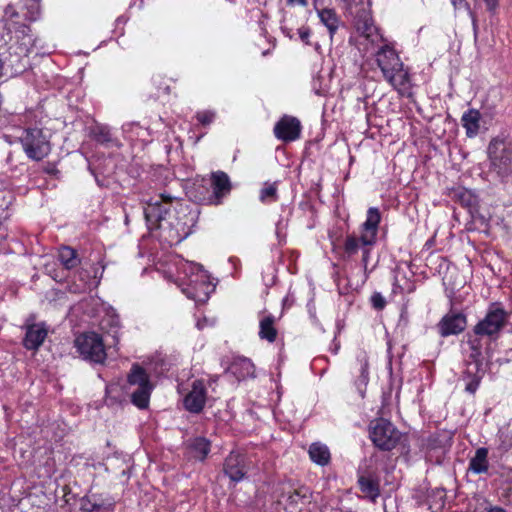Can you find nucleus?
Listing matches in <instances>:
<instances>
[{
	"mask_svg": "<svg viewBox=\"0 0 512 512\" xmlns=\"http://www.w3.org/2000/svg\"><path fill=\"white\" fill-rule=\"evenodd\" d=\"M211 184L213 192L217 198H220L230 192L231 185L226 173L218 171L212 174Z\"/></svg>",
	"mask_w": 512,
	"mask_h": 512,
	"instance_id": "5701e85b",
	"label": "nucleus"
},
{
	"mask_svg": "<svg viewBox=\"0 0 512 512\" xmlns=\"http://www.w3.org/2000/svg\"><path fill=\"white\" fill-rule=\"evenodd\" d=\"M127 381L131 402L139 409L147 408L153 390L149 375L139 364H133Z\"/></svg>",
	"mask_w": 512,
	"mask_h": 512,
	"instance_id": "39448f33",
	"label": "nucleus"
},
{
	"mask_svg": "<svg viewBox=\"0 0 512 512\" xmlns=\"http://www.w3.org/2000/svg\"><path fill=\"white\" fill-rule=\"evenodd\" d=\"M488 156L490 167L498 176L505 177L511 173L512 151L506 140L494 138L488 146Z\"/></svg>",
	"mask_w": 512,
	"mask_h": 512,
	"instance_id": "0eeeda50",
	"label": "nucleus"
},
{
	"mask_svg": "<svg viewBox=\"0 0 512 512\" xmlns=\"http://www.w3.org/2000/svg\"><path fill=\"white\" fill-rule=\"evenodd\" d=\"M149 230L159 229V237L169 245L182 242L192 232L195 217L179 198L160 194L150 200L144 208Z\"/></svg>",
	"mask_w": 512,
	"mask_h": 512,
	"instance_id": "f257e3e1",
	"label": "nucleus"
},
{
	"mask_svg": "<svg viewBox=\"0 0 512 512\" xmlns=\"http://www.w3.org/2000/svg\"><path fill=\"white\" fill-rule=\"evenodd\" d=\"M370 438L379 449L390 451L400 441L401 433L390 421L379 418L370 423Z\"/></svg>",
	"mask_w": 512,
	"mask_h": 512,
	"instance_id": "9d476101",
	"label": "nucleus"
},
{
	"mask_svg": "<svg viewBox=\"0 0 512 512\" xmlns=\"http://www.w3.org/2000/svg\"><path fill=\"white\" fill-rule=\"evenodd\" d=\"M91 499H92L93 505L95 506L96 512H100V511L110 512L112 510L111 503L105 504L103 502H99L96 499H94V496Z\"/></svg>",
	"mask_w": 512,
	"mask_h": 512,
	"instance_id": "58836bf2",
	"label": "nucleus"
},
{
	"mask_svg": "<svg viewBox=\"0 0 512 512\" xmlns=\"http://www.w3.org/2000/svg\"><path fill=\"white\" fill-rule=\"evenodd\" d=\"M38 2L39 0H30L31 11L29 12L28 15H26L30 21L36 20L40 14V7Z\"/></svg>",
	"mask_w": 512,
	"mask_h": 512,
	"instance_id": "4c0bfd02",
	"label": "nucleus"
},
{
	"mask_svg": "<svg viewBox=\"0 0 512 512\" xmlns=\"http://www.w3.org/2000/svg\"><path fill=\"white\" fill-rule=\"evenodd\" d=\"M503 324L504 322H477L474 332L480 336L494 338L503 327Z\"/></svg>",
	"mask_w": 512,
	"mask_h": 512,
	"instance_id": "cd10ccee",
	"label": "nucleus"
},
{
	"mask_svg": "<svg viewBox=\"0 0 512 512\" xmlns=\"http://www.w3.org/2000/svg\"><path fill=\"white\" fill-rule=\"evenodd\" d=\"M189 449L194 458L202 461L210 452V442L204 437H197L190 442Z\"/></svg>",
	"mask_w": 512,
	"mask_h": 512,
	"instance_id": "a878e982",
	"label": "nucleus"
},
{
	"mask_svg": "<svg viewBox=\"0 0 512 512\" xmlns=\"http://www.w3.org/2000/svg\"><path fill=\"white\" fill-rule=\"evenodd\" d=\"M105 266L102 262L83 263L81 269L74 275V283L69 287L73 293L84 292L96 288L103 276Z\"/></svg>",
	"mask_w": 512,
	"mask_h": 512,
	"instance_id": "9b49d317",
	"label": "nucleus"
},
{
	"mask_svg": "<svg viewBox=\"0 0 512 512\" xmlns=\"http://www.w3.org/2000/svg\"><path fill=\"white\" fill-rule=\"evenodd\" d=\"M485 2L489 10L495 9L498 4V0H485Z\"/></svg>",
	"mask_w": 512,
	"mask_h": 512,
	"instance_id": "de8ad7c7",
	"label": "nucleus"
},
{
	"mask_svg": "<svg viewBox=\"0 0 512 512\" xmlns=\"http://www.w3.org/2000/svg\"><path fill=\"white\" fill-rule=\"evenodd\" d=\"M482 512H507L504 508L499 506L486 507Z\"/></svg>",
	"mask_w": 512,
	"mask_h": 512,
	"instance_id": "a18cd8bd",
	"label": "nucleus"
},
{
	"mask_svg": "<svg viewBox=\"0 0 512 512\" xmlns=\"http://www.w3.org/2000/svg\"><path fill=\"white\" fill-rule=\"evenodd\" d=\"M81 510L83 512H96L91 498H84L81 503Z\"/></svg>",
	"mask_w": 512,
	"mask_h": 512,
	"instance_id": "a19ab883",
	"label": "nucleus"
},
{
	"mask_svg": "<svg viewBox=\"0 0 512 512\" xmlns=\"http://www.w3.org/2000/svg\"><path fill=\"white\" fill-rule=\"evenodd\" d=\"M358 484L364 496L372 502H375L380 495L379 482L370 477L360 476Z\"/></svg>",
	"mask_w": 512,
	"mask_h": 512,
	"instance_id": "4be33fe9",
	"label": "nucleus"
},
{
	"mask_svg": "<svg viewBox=\"0 0 512 512\" xmlns=\"http://www.w3.org/2000/svg\"><path fill=\"white\" fill-rule=\"evenodd\" d=\"M309 489L301 487L295 489L293 492H289L286 499V510L288 512H298L302 507L310 502Z\"/></svg>",
	"mask_w": 512,
	"mask_h": 512,
	"instance_id": "6ab92c4d",
	"label": "nucleus"
},
{
	"mask_svg": "<svg viewBox=\"0 0 512 512\" xmlns=\"http://www.w3.org/2000/svg\"><path fill=\"white\" fill-rule=\"evenodd\" d=\"M17 39L19 44V52L22 54H29L35 45V39L31 34V30L28 26L22 25L19 30L16 31Z\"/></svg>",
	"mask_w": 512,
	"mask_h": 512,
	"instance_id": "b1692460",
	"label": "nucleus"
},
{
	"mask_svg": "<svg viewBox=\"0 0 512 512\" xmlns=\"http://www.w3.org/2000/svg\"><path fill=\"white\" fill-rule=\"evenodd\" d=\"M288 5H299L302 7L307 6V0H287Z\"/></svg>",
	"mask_w": 512,
	"mask_h": 512,
	"instance_id": "49530a36",
	"label": "nucleus"
},
{
	"mask_svg": "<svg viewBox=\"0 0 512 512\" xmlns=\"http://www.w3.org/2000/svg\"><path fill=\"white\" fill-rule=\"evenodd\" d=\"M480 113L475 109L466 111L461 118L462 126L466 130L468 137H475L480 128Z\"/></svg>",
	"mask_w": 512,
	"mask_h": 512,
	"instance_id": "aec40b11",
	"label": "nucleus"
},
{
	"mask_svg": "<svg viewBox=\"0 0 512 512\" xmlns=\"http://www.w3.org/2000/svg\"><path fill=\"white\" fill-rule=\"evenodd\" d=\"M206 402V388L202 380H196L192 384L191 391L184 398V407L192 413L202 411Z\"/></svg>",
	"mask_w": 512,
	"mask_h": 512,
	"instance_id": "2eb2a0df",
	"label": "nucleus"
},
{
	"mask_svg": "<svg viewBox=\"0 0 512 512\" xmlns=\"http://www.w3.org/2000/svg\"><path fill=\"white\" fill-rule=\"evenodd\" d=\"M25 328L23 346L28 350H37L47 337V330L35 322L28 324Z\"/></svg>",
	"mask_w": 512,
	"mask_h": 512,
	"instance_id": "f3484780",
	"label": "nucleus"
},
{
	"mask_svg": "<svg viewBox=\"0 0 512 512\" xmlns=\"http://www.w3.org/2000/svg\"><path fill=\"white\" fill-rule=\"evenodd\" d=\"M315 11L322 25H324L330 35L331 40L340 27L341 20L336 11L332 8L323 7L315 0Z\"/></svg>",
	"mask_w": 512,
	"mask_h": 512,
	"instance_id": "dca6fc26",
	"label": "nucleus"
},
{
	"mask_svg": "<svg viewBox=\"0 0 512 512\" xmlns=\"http://www.w3.org/2000/svg\"><path fill=\"white\" fill-rule=\"evenodd\" d=\"M511 315L507 312L501 303L490 304L486 316L483 320H505L510 318Z\"/></svg>",
	"mask_w": 512,
	"mask_h": 512,
	"instance_id": "c756f323",
	"label": "nucleus"
},
{
	"mask_svg": "<svg viewBox=\"0 0 512 512\" xmlns=\"http://www.w3.org/2000/svg\"><path fill=\"white\" fill-rule=\"evenodd\" d=\"M287 302H288V298H286V299L284 300V306L287 304Z\"/></svg>",
	"mask_w": 512,
	"mask_h": 512,
	"instance_id": "13d9d810",
	"label": "nucleus"
},
{
	"mask_svg": "<svg viewBox=\"0 0 512 512\" xmlns=\"http://www.w3.org/2000/svg\"><path fill=\"white\" fill-rule=\"evenodd\" d=\"M467 196L468 197V200L466 201V204H471V194L468 192V191H465L463 193H461V197H465Z\"/></svg>",
	"mask_w": 512,
	"mask_h": 512,
	"instance_id": "3c124183",
	"label": "nucleus"
},
{
	"mask_svg": "<svg viewBox=\"0 0 512 512\" xmlns=\"http://www.w3.org/2000/svg\"><path fill=\"white\" fill-rule=\"evenodd\" d=\"M380 221L381 215L378 208L370 207L367 211L366 220L360 226L359 234H348L344 240L343 249L348 257L354 256L358 252H361V262L365 274V279L368 277V263L370 259V253L377 241Z\"/></svg>",
	"mask_w": 512,
	"mask_h": 512,
	"instance_id": "7ed1b4c3",
	"label": "nucleus"
},
{
	"mask_svg": "<svg viewBox=\"0 0 512 512\" xmlns=\"http://www.w3.org/2000/svg\"><path fill=\"white\" fill-rule=\"evenodd\" d=\"M357 29L368 39L371 41H375L378 37V31L376 26L368 19H366L363 23L357 24Z\"/></svg>",
	"mask_w": 512,
	"mask_h": 512,
	"instance_id": "473e14b6",
	"label": "nucleus"
},
{
	"mask_svg": "<svg viewBox=\"0 0 512 512\" xmlns=\"http://www.w3.org/2000/svg\"><path fill=\"white\" fill-rule=\"evenodd\" d=\"M264 320L270 321V320H274V318L266 317Z\"/></svg>",
	"mask_w": 512,
	"mask_h": 512,
	"instance_id": "4d7b16f0",
	"label": "nucleus"
},
{
	"mask_svg": "<svg viewBox=\"0 0 512 512\" xmlns=\"http://www.w3.org/2000/svg\"><path fill=\"white\" fill-rule=\"evenodd\" d=\"M222 365L226 366L225 372L231 373L237 380L253 377L255 374L254 364L246 357L234 356L232 360L225 357L222 359Z\"/></svg>",
	"mask_w": 512,
	"mask_h": 512,
	"instance_id": "4468645a",
	"label": "nucleus"
},
{
	"mask_svg": "<svg viewBox=\"0 0 512 512\" xmlns=\"http://www.w3.org/2000/svg\"><path fill=\"white\" fill-rule=\"evenodd\" d=\"M466 370L464 372V380L466 381L465 390L474 394L479 387L482 374V360L481 351L475 346H472L471 353L466 361Z\"/></svg>",
	"mask_w": 512,
	"mask_h": 512,
	"instance_id": "f8f14e48",
	"label": "nucleus"
},
{
	"mask_svg": "<svg viewBox=\"0 0 512 512\" xmlns=\"http://www.w3.org/2000/svg\"><path fill=\"white\" fill-rule=\"evenodd\" d=\"M455 8H461L465 4V0H451Z\"/></svg>",
	"mask_w": 512,
	"mask_h": 512,
	"instance_id": "09e8293b",
	"label": "nucleus"
},
{
	"mask_svg": "<svg viewBox=\"0 0 512 512\" xmlns=\"http://www.w3.org/2000/svg\"><path fill=\"white\" fill-rule=\"evenodd\" d=\"M2 72H3V62L0 59V77L2 76Z\"/></svg>",
	"mask_w": 512,
	"mask_h": 512,
	"instance_id": "603ef678",
	"label": "nucleus"
},
{
	"mask_svg": "<svg viewBox=\"0 0 512 512\" xmlns=\"http://www.w3.org/2000/svg\"><path fill=\"white\" fill-rule=\"evenodd\" d=\"M113 323H114V324H113V325H111V326H112L113 328H116V329H117V328L119 327V326H118V322H113Z\"/></svg>",
	"mask_w": 512,
	"mask_h": 512,
	"instance_id": "864d4df0",
	"label": "nucleus"
},
{
	"mask_svg": "<svg viewBox=\"0 0 512 512\" xmlns=\"http://www.w3.org/2000/svg\"><path fill=\"white\" fill-rule=\"evenodd\" d=\"M165 271L181 292L196 303H205L215 290L209 274L199 264L175 257Z\"/></svg>",
	"mask_w": 512,
	"mask_h": 512,
	"instance_id": "f03ea898",
	"label": "nucleus"
},
{
	"mask_svg": "<svg viewBox=\"0 0 512 512\" xmlns=\"http://www.w3.org/2000/svg\"><path fill=\"white\" fill-rule=\"evenodd\" d=\"M215 116H216V113L214 111L203 110V111L197 112L196 119L202 125H209L214 121Z\"/></svg>",
	"mask_w": 512,
	"mask_h": 512,
	"instance_id": "72a5a7b5",
	"label": "nucleus"
},
{
	"mask_svg": "<svg viewBox=\"0 0 512 512\" xmlns=\"http://www.w3.org/2000/svg\"><path fill=\"white\" fill-rule=\"evenodd\" d=\"M298 35L302 42H304L307 45L310 43L309 39H310L311 31L308 27L299 28Z\"/></svg>",
	"mask_w": 512,
	"mask_h": 512,
	"instance_id": "ea45409f",
	"label": "nucleus"
},
{
	"mask_svg": "<svg viewBox=\"0 0 512 512\" xmlns=\"http://www.w3.org/2000/svg\"><path fill=\"white\" fill-rule=\"evenodd\" d=\"M95 138L101 144H107L113 141L110 132L103 127L99 128L98 132L95 133Z\"/></svg>",
	"mask_w": 512,
	"mask_h": 512,
	"instance_id": "f704fd0d",
	"label": "nucleus"
},
{
	"mask_svg": "<svg viewBox=\"0 0 512 512\" xmlns=\"http://www.w3.org/2000/svg\"><path fill=\"white\" fill-rule=\"evenodd\" d=\"M260 200L264 203H270L277 200V184L266 183L260 191Z\"/></svg>",
	"mask_w": 512,
	"mask_h": 512,
	"instance_id": "2f4dec72",
	"label": "nucleus"
},
{
	"mask_svg": "<svg viewBox=\"0 0 512 512\" xmlns=\"http://www.w3.org/2000/svg\"><path fill=\"white\" fill-rule=\"evenodd\" d=\"M466 322H439L436 326L437 332L447 337L450 335H456L465 330Z\"/></svg>",
	"mask_w": 512,
	"mask_h": 512,
	"instance_id": "c85d7f7f",
	"label": "nucleus"
},
{
	"mask_svg": "<svg viewBox=\"0 0 512 512\" xmlns=\"http://www.w3.org/2000/svg\"><path fill=\"white\" fill-rule=\"evenodd\" d=\"M370 301L373 308H375L376 310L383 309L386 304L385 298L382 296L381 293L378 292L372 294Z\"/></svg>",
	"mask_w": 512,
	"mask_h": 512,
	"instance_id": "c9c22d12",
	"label": "nucleus"
},
{
	"mask_svg": "<svg viewBox=\"0 0 512 512\" xmlns=\"http://www.w3.org/2000/svg\"><path fill=\"white\" fill-rule=\"evenodd\" d=\"M401 289L404 292L410 293V292L414 291V286H413V284H408L407 287H401Z\"/></svg>",
	"mask_w": 512,
	"mask_h": 512,
	"instance_id": "8fccbe9b",
	"label": "nucleus"
},
{
	"mask_svg": "<svg viewBox=\"0 0 512 512\" xmlns=\"http://www.w3.org/2000/svg\"><path fill=\"white\" fill-rule=\"evenodd\" d=\"M362 364H361V374L364 378V380L367 379V369H368V360L365 354H363L362 357Z\"/></svg>",
	"mask_w": 512,
	"mask_h": 512,
	"instance_id": "79ce46f5",
	"label": "nucleus"
},
{
	"mask_svg": "<svg viewBox=\"0 0 512 512\" xmlns=\"http://www.w3.org/2000/svg\"><path fill=\"white\" fill-rule=\"evenodd\" d=\"M488 449L481 447L475 452L474 457L469 462V470L475 474L486 473L489 468Z\"/></svg>",
	"mask_w": 512,
	"mask_h": 512,
	"instance_id": "412c9836",
	"label": "nucleus"
},
{
	"mask_svg": "<svg viewBox=\"0 0 512 512\" xmlns=\"http://www.w3.org/2000/svg\"><path fill=\"white\" fill-rule=\"evenodd\" d=\"M58 258L61 264L68 270L73 269L81 264L77 252L67 246L61 247L59 249Z\"/></svg>",
	"mask_w": 512,
	"mask_h": 512,
	"instance_id": "bb28decb",
	"label": "nucleus"
},
{
	"mask_svg": "<svg viewBox=\"0 0 512 512\" xmlns=\"http://www.w3.org/2000/svg\"><path fill=\"white\" fill-rule=\"evenodd\" d=\"M467 317L468 315L465 314L464 312L457 311L454 308H452L448 314L442 317L441 320H466Z\"/></svg>",
	"mask_w": 512,
	"mask_h": 512,
	"instance_id": "e433bc0d",
	"label": "nucleus"
},
{
	"mask_svg": "<svg viewBox=\"0 0 512 512\" xmlns=\"http://www.w3.org/2000/svg\"><path fill=\"white\" fill-rule=\"evenodd\" d=\"M308 452L310 459L320 466H325L330 461V451L324 444L313 443L311 444Z\"/></svg>",
	"mask_w": 512,
	"mask_h": 512,
	"instance_id": "393cba45",
	"label": "nucleus"
},
{
	"mask_svg": "<svg viewBox=\"0 0 512 512\" xmlns=\"http://www.w3.org/2000/svg\"><path fill=\"white\" fill-rule=\"evenodd\" d=\"M427 446L431 449H435L440 447V443H438V439L435 435H432L427 440Z\"/></svg>",
	"mask_w": 512,
	"mask_h": 512,
	"instance_id": "37998d69",
	"label": "nucleus"
},
{
	"mask_svg": "<svg viewBox=\"0 0 512 512\" xmlns=\"http://www.w3.org/2000/svg\"><path fill=\"white\" fill-rule=\"evenodd\" d=\"M71 318H99L113 320L118 317L116 310L99 298H87L72 306L69 311Z\"/></svg>",
	"mask_w": 512,
	"mask_h": 512,
	"instance_id": "423d86ee",
	"label": "nucleus"
},
{
	"mask_svg": "<svg viewBox=\"0 0 512 512\" xmlns=\"http://www.w3.org/2000/svg\"><path fill=\"white\" fill-rule=\"evenodd\" d=\"M376 62L384 79L401 95H409L412 88L411 75L397 52L389 45L376 53Z\"/></svg>",
	"mask_w": 512,
	"mask_h": 512,
	"instance_id": "20e7f679",
	"label": "nucleus"
},
{
	"mask_svg": "<svg viewBox=\"0 0 512 512\" xmlns=\"http://www.w3.org/2000/svg\"><path fill=\"white\" fill-rule=\"evenodd\" d=\"M18 13L15 12L14 8L12 6H8L6 9H5V17L9 20H12V18L14 16H17Z\"/></svg>",
	"mask_w": 512,
	"mask_h": 512,
	"instance_id": "c03bdc74",
	"label": "nucleus"
},
{
	"mask_svg": "<svg viewBox=\"0 0 512 512\" xmlns=\"http://www.w3.org/2000/svg\"><path fill=\"white\" fill-rule=\"evenodd\" d=\"M75 347L83 359L94 363H103L106 359L104 339L95 332L82 333L74 341Z\"/></svg>",
	"mask_w": 512,
	"mask_h": 512,
	"instance_id": "1a4fd4ad",
	"label": "nucleus"
},
{
	"mask_svg": "<svg viewBox=\"0 0 512 512\" xmlns=\"http://www.w3.org/2000/svg\"><path fill=\"white\" fill-rule=\"evenodd\" d=\"M316 1L321 5L320 0H316ZM313 7L315 8V0H313Z\"/></svg>",
	"mask_w": 512,
	"mask_h": 512,
	"instance_id": "5fc2aeb1",
	"label": "nucleus"
},
{
	"mask_svg": "<svg viewBox=\"0 0 512 512\" xmlns=\"http://www.w3.org/2000/svg\"><path fill=\"white\" fill-rule=\"evenodd\" d=\"M273 324L274 322H260L259 336L261 339L269 342L275 341L277 337V329Z\"/></svg>",
	"mask_w": 512,
	"mask_h": 512,
	"instance_id": "7c9ffc66",
	"label": "nucleus"
},
{
	"mask_svg": "<svg viewBox=\"0 0 512 512\" xmlns=\"http://www.w3.org/2000/svg\"><path fill=\"white\" fill-rule=\"evenodd\" d=\"M20 142L27 157L34 161L42 160L51 151L50 141L41 129L24 130Z\"/></svg>",
	"mask_w": 512,
	"mask_h": 512,
	"instance_id": "6e6552de",
	"label": "nucleus"
},
{
	"mask_svg": "<svg viewBox=\"0 0 512 512\" xmlns=\"http://www.w3.org/2000/svg\"><path fill=\"white\" fill-rule=\"evenodd\" d=\"M198 329H202V325L200 322L197 323Z\"/></svg>",
	"mask_w": 512,
	"mask_h": 512,
	"instance_id": "6e6d98bb",
	"label": "nucleus"
},
{
	"mask_svg": "<svg viewBox=\"0 0 512 512\" xmlns=\"http://www.w3.org/2000/svg\"><path fill=\"white\" fill-rule=\"evenodd\" d=\"M301 123L292 116H283L274 127V135L283 142H292L300 137Z\"/></svg>",
	"mask_w": 512,
	"mask_h": 512,
	"instance_id": "ddd939ff",
	"label": "nucleus"
},
{
	"mask_svg": "<svg viewBox=\"0 0 512 512\" xmlns=\"http://www.w3.org/2000/svg\"><path fill=\"white\" fill-rule=\"evenodd\" d=\"M224 472L231 481L239 482L245 476L244 458L242 455L231 452L224 462Z\"/></svg>",
	"mask_w": 512,
	"mask_h": 512,
	"instance_id": "a211bd4d",
	"label": "nucleus"
}]
</instances>
